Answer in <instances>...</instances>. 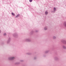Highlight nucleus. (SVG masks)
Returning <instances> with one entry per match:
<instances>
[{
  "instance_id": "f257e3e1",
  "label": "nucleus",
  "mask_w": 66,
  "mask_h": 66,
  "mask_svg": "<svg viewBox=\"0 0 66 66\" xmlns=\"http://www.w3.org/2000/svg\"><path fill=\"white\" fill-rule=\"evenodd\" d=\"M53 11H51V12L52 13H55V11H56V8L55 7H54Z\"/></svg>"
},
{
  "instance_id": "f03ea898",
  "label": "nucleus",
  "mask_w": 66,
  "mask_h": 66,
  "mask_svg": "<svg viewBox=\"0 0 66 66\" xmlns=\"http://www.w3.org/2000/svg\"><path fill=\"white\" fill-rule=\"evenodd\" d=\"M14 59H15L14 57H10L9 58V60H13Z\"/></svg>"
},
{
  "instance_id": "7ed1b4c3",
  "label": "nucleus",
  "mask_w": 66,
  "mask_h": 66,
  "mask_svg": "<svg viewBox=\"0 0 66 66\" xmlns=\"http://www.w3.org/2000/svg\"><path fill=\"white\" fill-rule=\"evenodd\" d=\"M63 25L64 27H66V22H65L63 23Z\"/></svg>"
},
{
  "instance_id": "20e7f679",
  "label": "nucleus",
  "mask_w": 66,
  "mask_h": 66,
  "mask_svg": "<svg viewBox=\"0 0 66 66\" xmlns=\"http://www.w3.org/2000/svg\"><path fill=\"white\" fill-rule=\"evenodd\" d=\"M47 27H45L44 28L45 30H47Z\"/></svg>"
},
{
  "instance_id": "39448f33",
  "label": "nucleus",
  "mask_w": 66,
  "mask_h": 66,
  "mask_svg": "<svg viewBox=\"0 0 66 66\" xmlns=\"http://www.w3.org/2000/svg\"><path fill=\"white\" fill-rule=\"evenodd\" d=\"M19 15H20L19 14H18V15H17L15 16V18H17V17H19Z\"/></svg>"
},
{
  "instance_id": "423d86ee",
  "label": "nucleus",
  "mask_w": 66,
  "mask_h": 66,
  "mask_svg": "<svg viewBox=\"0 0 66 66\" xmlns=\"http://www.w3.org/2000/svg\"><path fill=\"white\" fill-rule=\"evenodd\" d=\"M11 14L13 15V16H15V14L13 13H12Z\"/></svg>"
},
{
  "instance_id": "0eeeda50",
  "label": "nucleus",
  "mask_w": 66,
  "mask_h": 66,
  "mask_svg": "<svg viewBox=\"0 0 66 66\" xmlns=\"http://www.w3.org/2000/svg\"><path fill=\"white\" fill-rule=\"evenodd\" d=\"M63 48H64V49H66V47H65L64 46H63Z\"/></svg>"
},
{
  "instance_id": "6e6552de",
  "label": "nucleus",
  "mask_w": 66,
  "mask_h": 66,
  "mask_svg": "<svg viewBox=\"0 0 66 66\" xmlns=\"http://www.w3.org/2000/svg\"><path fill=\"white\" fill-rule=\"evenodd\" d=\"M45 14H48V12H45Z\"/></svg>"
},
{
  "instance_id": "1a4fd4ad",
  "label": "nucleus",
  "mask_w": 66,
  "mask_h": 66,
  "mask_svg": "<svg viewBox=\"0 0 66 66\" xmlns=\"http://www.w3.org/2000/svg\"><path fill=\"white\" fill-rule=\"evenodd\" d=\"M29 1L30 2H32V0H29Z\"/></svg>"
},
{
  "instance_id": "9d476101",
  "label": "nucleus",
  "mask_w": 66,
  "mask_h": 66,
  "mask_svg": "<svg viewBox=\"0 0 66 66\" xmlns=\"http://www.w3.org/2000/svg\"><path fill=\"white\" fill-rule=\"evenodd\" d=\"M53 38L54 39H55V37H53Z\"/></svg>"
},
{
  "instance_id": "9b49d317",
  "label": "nucleus",
  "mask_w": 66,
  "mask_h": 66,
  "mask_svg": "<svg viewBox=\"0 0 66 66\" xmlns=\"http://www.w3.org/2000/svg\"><path fill=\"white\" fill-rule=\"evenodd\" d=\"M6 35V34L5 33L4 34V35Z\"/></svg>"
},
{
  "instance_id": "f8f14e48",
  "label": "nucleus",
  "mask_w": 66,
  "mask_h": 66,
  "mask_svg": "<svg viewBox=\"0 0 66 66\" xmlns=\"http://www.w3.org/2000/svg\"><path fill=\"white\" fill-rule=\"evenodd\" d=\"M31 33H33L34 32V31H31Z\"/></svg>"
},
{
  "instance_id": "ddd939ff",
  "label": "nucleus",
  "mask_w": 66,
  "mask_h": 66,
  "mask_svg": "<svg viewBox=\"0 0 66 66\" xmlns=\"http://www.w3.org/2000/svg\"><path fill=\"white\" fill-rule=\"evenodd\" d=\"M1 30H0V33H1Z\"/></svg>"
},
{
  "instance_id": "4468645a",
  "label": "nucleus",
  "mask_w": 66,
  "mask_h": 66,
  "mask_svg": "<svg viewBox=\"0 0 66 66\" xmlns=\"http://www.w3.org/2000/svg\"><path fill=\"white\" fill-rule=\"evenodd\" d=\"M36 32H37V31H36Z\"/></svg>"
}]
</instances>
